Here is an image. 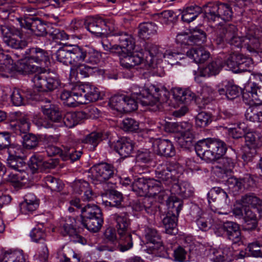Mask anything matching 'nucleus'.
Here are the masks:
<instances>
[{
    "mask_svg": "<svg viewBox=\"0 0 262 262\" xmlns=\"http://www.w3.org/2000/svg\"><path fill=\"white\" fill-rule=\"evenodd\" d=\"M202 12L204 19L208 23H214L220 19L230 20L233 15L230 6L226 3H208L202 8L194 5L184 8L181 13L183 21L189 23L194 20Z\"/></svg>",
    "mask_w": 262,
    "mask_h": 262,
    "instance_id": "f257e3e1",
    "label": "nucleus"
},
{
    "mask_svg": "<svg viewBox=\"0 0 262 262\" xmlns=\"http://www.w3.org/2000/svg\"><path fill=\"white\" fill-rule=\"evenodd\" d=\"M197 155L207 162H215L228 151L226 144L217 138H208L195 143Z\"/></svg>",
    "mask_w": 262,
    "mask_h": 262,
    "instance_id": "f03ea898",
    "label": "nucleus"
},
{
    "mask_svg": "<svg viewBox=\"0 0 262 262\" xmlns=\"http://www.w3.org/2000/svg\"><path fill=\"white\" fill-rule=\"evenodd\" d=\"M131 96L143 106H154L158 102H166L169 95L165 87L156 85H151L147 89L134 85L131 88Z\"/></svg>",
    "mask_w": 262,
    "mask_h": 262,
    "instance_id": "7ed1b4c3",
    "label": "nucleus"
},
{
    "mask_svg": "<svg viewBox=\"0 0 262 262\" xmlns=\"http://www.w3.org/2000/svg\"><path fill=\"white\" fill-rule=\"evenodd\" d=\"M16 115L12 116L9 118L10 128L16 134L22 135L23 145L27 149H33L38 146L40 136L32 133H29L30 128V123L29 120L25 117H19Z\"/></svg>",
    "mask_w": 262,
    "mask_h": 262,
    "instance_id": "20e7f679",
    "label": "nucleus"
},
{
    "mask_svg": "<svg viewBox=\"0 0 262 262\" xmlns=\"http://www.w3.org/2000/svg\"><path fill=\"white\" fill-rule=\"evenodd\" d=\"M244 36L238 35V29L236 26L228 24L221 26L216 31L215 42L218 45L225 43L229 44L232 49L244 48Z\"/></svg>",
    "mask_w": 262,
    "mask_h": 262,
    "instance_id": "39448f33",
    "label": "nucleus"
},
{
    "mask_svg": "<svg viewBox=\"0 0 262 262\" xmlns=\"http://www.w3.org/2000/svg\"><path fill=\"white\" fill-rule=\"evenodd\" d=\"M0 30L4 42L10 48L21 51L28 46V41L23 39L21 29L5 24L1 25Z\"/></svg>",
    "mask_w": 262,
    "mask_h": 262,
    "instance_id": "423d86ee",
    "label": "nucleus"
},
{
    "mask_svg": "<svg viewBox=\"0 0 262 262\" xmlns=\"http://www.w3.org/2000/svg\"><path fill=\"white\" fill-rule=\"evenodd\" d=\"M113 220L116 222V228L120 241L119 245L121 246L123 250H129L133 247L132 234L129 231L130 220L126 212L120 214L115 213L113 215Z\"/></svg>",
    "mask_w": 262,
    "mask_h": 262,
    "instance_id": "0eeeda50",
    "label": "nucleus"
},
{
    "mask_svg": "<svg viewBox=\"0 0 262 262\" xmlns=\"http://www.w3.org/2000/svg\"><path fill=\"white\" fill-rule=\"evenodd\" d=\"M32 81L38 91L52 92L60 85V80L54 74L38 73L34 75Z\"/></svg>",
    "mask_w": 262,
    "mask_h": 262,
    "instance_id": "6e6552de",
    "label": "nucleus"
},
{
    "mask_svg": "<svg viewBox=\"0 0 262 262\" xmlns=\"http://www.w3.org/2000/svg\"><path fill=\"white\" fill-rule=\"evenodd\" d=\"M36 95L35 99L39 102L43 114L52 122L59 123L62 120V115L59 107L51 99Z\"/></svg>",
    "mask_w": 262,
    "mask_h": 262,
    "instance_id": "1a4fd4ad",
    "label": "nucleus"
},
{
    "mask_svg": "<svg viewBox=\"0 0 262 262\" xmlns=\"http://www.w3.org/2000/svg\"><path fill=\"white\" fill-rule=\"evenodd\" d=\"M84 25L91 33L100 37L108 34L112 28V24L106 23L101 17L89 18L85 20Z\"/></svg>",
    "mask_w": 262,
    "mask_h": 262,
    "instance_id": "9d476101",
    "label": "nucleus"
},
{
    "mask_svg": "<svg viewBox=\"0 0 262 262\" xmlns=\"http://www.w3.org/2000/svg\"><path fill=\"white\" fill-rule=\"evenodd\" d=\"M252 63L251 58L235 53L231 54L225 62L227 67L236 73L248 71Z\"/></svg>",
    "mask_w": 262,
    "mask_h": 262,
    "instance_id": "9b49d317",
    "label": "nucleus"
},
{
    "mask_svg": "<svg viewBox=\"0 0 262 262\" xmlns=\"http://www.w3.org/2000/svg\"><path fill=\"white\" fill-rule=\"evenodd\" d=\"M93 177L100 183L105 182L115 175L114 167L106 163H101L92 167Z\"/></svg>",
    "mask_w": 262,
    "mask_h": 262,
    "instance_id": "f8f14e48",
    "label": "nucleus"
},
{
    "mask_svg": "<svg viewBox=\"0 0 262 262\" xmlns=\"http://www.w3.org/2000/svg\"><path fill=\"white\" fill-rule=\"evenodd\" d=\"M219 230L223 232V235L233 244H237L242 242L239 225L235 222H226L220 227Z\"/></svg>",
    "mask_w": 262,
    "mask_h": 262,
    "instance_id": "ddd939ff",
    "label": "nucleus"
},
{
    "mask_svg": "<svg viewBox=\"0 0 262 262\" xmlns=\"http://www.w3.org/2000/svg\"><path fill=\"white\" fill-rule=\"evenodd\" d=\"M118 55L120 58V64L124 68L131 69L139 64H144V60L142 55L133 53L132 51H126L121 49Z\"/></svg>",
    "mask_w": 262,
    "mask_h": 262,
    "instance_id": "4468645a",
    "label": "nucleus"
},
{
    "mask_svg": "<svg viewBox=\"0 0 262 262\" xmlns=\"http://www.w3.org/2000/svg\"><path fill=\"white\" fill-rule=\"evenodd\" d=\"M112 148L123 158H127L131 156L134 150V144L129 139L125 138H120L116 141H110Z\"/></svg>",
    "mask_w": 262,
    "mask_h": 262,
    "instance_id": "2eb2a0df",
    "label": "nucleus"
},
{
    "mask_svg": "<svg viewBox=\"0 0 262 262\" xmlns=\"http://www.w3.org/2000/svg\"><path fill=\"white\" fill-rule=\"evenodd\" d=\"M178 173L174 166L166 165L163 168H157L156 170V177L161 183L166 185L173 184L178 181Z\"/></svg>",
    "mask_w": 262,
    "mask_h": 262,
    "instance_id": "dca6fc26",
    "label": "nucleus"
},
{
    "mask_svg": "<svg viewBox=\"0 0 262 262\" xmlns=\"http://www.w3.org/2000/svg\"><path fill=\"white\" fill-rule=\"evenodd\" d=\"M78 88L77 84L72 88L71 91H63L61 93L60 98L64 105L74 107L78 106L79 103H87L86 101L82 102L81 94L79 90H77Z\"/></svg>",
    "mask_w": 262,
    "mask_h": 262,
    "instance_id": "f3484780",
    "label": "nucleus"
},
{
    "mask_svg": "<svg viewBox=\"0 0 262 262\" xmlns=\"http://www.w3.org/2000/svg\"><path fill=\"white\" fill-rule=\"evenodd\" d=\"M15 55L20 59L17 62L16 65L17 71L23 74H29L39 72L40 68L33 64L34 63L33 60L29 58L28 55H25V53H21L19 55L15 54Z\"/></svg>",
    "mask_w": 262,
    "mask_h": 262,
    "instance_id": "a211bd4d",
    "label": "nucleus"
},
{
    "mask_svg": "<svg viewBox=\"0 0 262 262\" xmlns=\"http://www.w3.org/2000/svg\"><path fill=\"white\" fill-rule=\"evenodd\" d=\"M77 90L81 94L82 98L84 97L86 101L95 102L102 99L99 89L91 83H80L77 84Z\"/></svg>",
    "mask_w": 262,
    "mask_h": 262,
    "instance_id": "6ab92c4d",
    "label": "nucleus"
},
{
    "mask_svg": "<svg viewBox=\"0 0 262 262\" xmlns=\"http://www.w3.org/2000/svg\"><path fill=\"white\" fill-rule=\"evenodd\" d=\"M25 52V55H28L30 59L38 64L42 65L49 61V53L43 49L32 47L27 49Z\"/></svg>",
    "mask_w": 262,
    "mask_h": 262,
    "instance_id": "aec40b11",
    "label": "nucleus"
},
{
    "mask_svg": "<svg viewBox=\"0 0 262 262\" xmlns=\"http://www.w3.org/2000/svg\"><path fill=\"white\" fill-rule=\"evenodd\" d=\"M260 80L262 82V76ZM243 97L249 100L262 102V85L255 82L249 83L243 91Z\"/></svg>",
    "mask_w": 262,
    "mask_h": 262,
    "instance_id": "412c9836",
    "label": "nucleus"
},
{
    "mask_svg": "<svg viewBox=\"0 0 262 262\" xmlns=\"http://www.w3.org/2000/svg\"><path fill=\"white\" fill-rule=\"evenodd\" d=\"M150 178L144 177L137 178L134 179L132 183V190L140 196H145L149 193L150 185L153 181Z\"/></svg>",
    "mask_w": 262,
    "mask_h": 262,
    "instance_id": "4be33fe9",
    "label": "nucleus"
},
{
    "mask_svg": "<svg viewBox=\"0 0 262 262\" xmlns=\"http://www.w3.org/2000/svg\"><path fill=\"white\" fill-rule=\"evenodd\" d=\"M158 155L166 158H170L176 155L175 148L172 142L168 139H159L155 143Z\"/></svg>",
    "mask_w": 262,
    "mask_h": 262,
    "instance_id": "5701e85b",
    "label": "nucleus"
},
{
    "mask_svg": "<svg viewBox=\"0 0 262 262\" xmlns=\"http://www.w3.org/2000/svg\"><path fill=\"white\" fill-rule=\"evenodd\" d=\"M97 69L96 67H92L83 63L76 64L72 66L70 73V78L77 80L78 75L79 74L82 77H88L93 75Z\"/></svg>",
    "mask_w": 262,
    "mask_h": 262,
    "instance_id": "b1692460",
    "label": "nucleus"
},
{
    "mask_svg": "<svg viewBox=\"0 0 262 262\" xmlns=\"http://www.w3.org/2000/svg\"><path fill=\"white\" fill-rule=\"evenodd\" d=\"M144 228L145 238L147 243L154 244V246L152 247V249L157 250L161 248L163 249L161 236L158 231L155 228L149 226H145Z\"/></svg>",
    "mask_w": 262,
    "mask_h": 262,
    "instance_id": "393cba45",
    "label": "nucleus"
},
{
    "mask_svg": "<svg viewBox=\"0 0 262 262\" xmlns=\"http://www.w3.org/2000/svg\"><path fill=\"white\" fill-rule=\"evenodd\" d=\"M173 98L179 102L189 103L196 99L195 94L189 89L175 88L172 89Z\"/></svg>",
    "mask_w": 262,
    "mask_h": 262,
    "instance_id": "a878e982",
    "label": "nucleus"
},
{
    "mask_svg": "<svg viewBox=\"0 0 262 262\" xmlns=\"http://www.w3.org/2000/svg\"><path fill=\"white\" fill-rule=\"evenodd\" d=\"M104 235L107 242L113 244V246H106V250L110 251H114L118 249L121 252H124L127 250H123L121 248V246L119 245L120 241V236H119L118 239L115 229L112 227L107 228L104 233Z\"/></svg>",
    "mask_w": 262,
    "mask_h": 262,
    "instance_id": "bb28decb",
    "label": "nucleus"
},
{
    "mask_svg": "<svg viewBox=\"0 0 262 262\" xmlns=\"http://www.w3.org/2000/svg\"><path fill=\"white\" fill-rule=\"evenodd\" d=\"M145 50L146 54L149 55V57L146 56L144 60V67L147 70H150L152 67L154 62V57L156 56H160L163 54L159 50V47L156 45L147 42L145 46Z\"/></svg>",
    "mask_w": 262,
    "mask_h": 262,
    "instance_id": "cd10ccee",
    "label": "nucleus"
},
{
    "mask_svg": "<svg viewBox=\"0 0 262 262\" xmlns=\"http://www.w3.org/2000/svg\"><path fill=\"white\" fill-rule=\"evenodd\" d=\"M60 232L63 236H69L70 240L73 242L79 243L82 244H84L86 243V239L78 234L74 226L68 223L67 221H66L62 225Z\"/></svg>",
    "mask_w": 262,
    "mask_h": 262,
    "instance_id": "c85d7f7f",
    "label": "nucleus"
},
{
    "mask_svg": "<svg viewBox=\"0 0 262 262\" xmlns=\"http://www.w3.org/2000/svg\"><path fill=\"white\" fill-rule=\"evenodd\" d=\"M22 11L24 13L23 17L16 18L21 28L28 25L39 17L38 11L35 8L25 6L23 8Z\"/></svg>",
    "mask_w": 262,
    "mask_h": 262,
    "instance_id": "c756f323",
    "label": "nucleus"
},
{
    "mask_svg": "<svg viewBox=\"0 0 262 262\" xmlns=\"http://www.w3.org/2000/svg\"><path fill=\"white\" fill-rule=\"evenodd\" d=\"M170 191L171 194L178 195L183 199L190 197L193 193L190 185L185 182L181 183L175 182L172 184Z\"/></svg>",
    "mask_w": 262,
    "mask_h": 262,
    "instance_id": "7c9ffc66",
    "label": "nucleus"
},
{
    "mask_svg": "<svg viewBox=\"0 0 262 262\" xmlns=\"http://www.w3.org/2000/svg\"><path fill=\"white\" fill-rule=\"evenodd\" d=\"M208 197L213 201H216L221 205H229L230 200L228 195L223 189L219 187L212 188L208 193Z\"/></svg>",
    "mask_w": 262,
    "mask_h": 262,
    "instance_id": "2f4dec72",
    "label": "nucleus"
},
{
    "mask_svg": "<svg viewBox=\"0 0 262 262\" xmlns=\"http://www.w3.org/2000/svg\"><path fill=\"white\" fill-rule=\"evenodd\" d=\"M49 24H46L40 17L33 21L24 28L30 30L38 36H46L47 35Z\"/></svg>",
    "mask_w": 262,
    "mask_h": 262,
    "instance_id": "473e14b6",
    "label": "nucleus"
},
{
    "mask_svg": "<svg viewBox=\"0 0 262 262\" xmlns=\"http://www.w3.org/2000/svg\"><path fill=\"white\" fill-rule=\"evenodd\" d=\"M186 55L196 63H204L210 57V53L203 47L192 48L187 52Z\"/></svg>",
    "mask_w": 262,
    "mask_h": 262,
    "instance_id": "72a5a7b5",
    "label": "nucleus"
},
{
    "mask_svg": "<svg viewBox=\"0 0 262 262\" xmlns=\"http://www.w3.org/2000/svg\"><path fill=\"white\" fill-rule=\"evenodd\" d=\"M133 209L136 211L144 210L148 214H152L156 211V207L151 198L145 197L138 200L133 204Z\"/></svg>",
    "mask_w": 262,
    "mask_h": 262,
    "instance_id": "f704fd0d",
    "label": "nucleus"
},
{
    "mask_svg": "<svg viewBox=\"0 0 262 262\" xmlns=\"http://www.w3.org/2000/svg\"><path fill=\"white\" fill-rule=\"evenodd\" d=\"M226 64L221 59H216L210 62L203 68L201 71V75L204 77H210L217 75Z\"/></svg>",
    "mask_w": 262,
    "mask_h": 262,
    "instance_id": "c9c22d12",
    "label": "nucleus"
},
{
    "mask_svg": "<svg viewBox=\"0 0 262 262\" xmlns=\"http://www.w3.org/2000/svg\"><path fill=\"white\" fill-rule=\"evenodd\" d=\"M81 223L90 231L96 233L98 232L103 223V216L92 218L91 217H81Z\"/></svg>",
    "mask_w": 262,
    "mask_h": 262,
    "instance_id": "e433bc0d",
    "label": "nucleus"
},
{
    "mask_svg": "<svg viewBox=\"0 0 262 262\" xmlns=\"http://www.w3.org/2000/svg\"><path fill=\"white\" fill-rule=\"evenodd\" d=\"M244 48L255 54L260 51V43L258 37L251 34L244 36Z\"/></svg>",
    "mask_w": 262,
    "mask_h": 262,
    "instance_id": "4c0bfd02",
    "label": "nucleus"
},
{
    "mask_svg": "<svg viewBox=\"0 0 262 262\" xmlns=\"http://www.w3.org/2000/svg\"><path fill=\"white\" fill-rule=\"evenodd\" d=\"M224 156L219 160V164L224 165L231 172L237 162V154L235 150L230 148Z\"/></svg>",
    "mask_w": 262,
    "mask_h": 262,
    "instance_id": "58836bf2",
    "label": "nucleus"
},
{
    "mask_svg": "<svg viewBox=\"0 0 262 262\" xmlns=\"http://www.w3.org/2000/svg\"><path fill=\"white\" fill-rule=\"evenodd\" d=\"M243 219L245 224L244 228L246 230L252 231L256 229L258 219L256 214L249 207L245 208Z\"/></svg>",
    "mask_w": 262,
    "mask_h": 262,
    "instance_id": "ea45409f",
    "label": "nucleus"
},
{
    "mask_svg": "<svg viewBox=\"0 0 262 262\" xmlns=\"http://www.w3.org/2000/svg\"><path fill=\"white\" fill-rule=\"evenodd\" d=\"M103 139V134L102 132H93L82 139V143L90 145L89 150L94 151Z\"/></svg>",
    "mask_w": 262,
    "mask_h": 262,
    "instance_id": "a19ab883",
    "label": "nucleus"
},
{
    "mask_svg": "<svg viewBox=\"0 0 262 262\" xmlns=\"http://www.w3.org/2000/svg\"><path fill=\"white\" fill-rule=\"evenodd\" d=\"M207 34L206 32L199 28L193 29L190 33L188 40L190 46H201L206 41Z\"/></svg>",
    "mask_w": 262,
    "mask_h": 262,
    "instance_id": "79ce46f5",
    "label": "nucleus"
},
{
    "mask_svg": "<svg viewBox=\"0 0 262 262\" xmlns=\"http://www.w3.org/2000/svg\"><path fill=\"white\" fill-rule=\"evenodd\" d=\"M183 201L175 196H171L167 201V215L178 217L183 207Z\"/></svg>",
    "mask_w": 262,
    "mask_h": 262,
    "instance_id": "37998d69",
    "label": "nucleus"
},
{
    "mask_svg": "<svg viewBox=\"0 0 262 262\" xmlns=\"http://www.w3.org/2000/svg\"><path fill=\"white\" fill-rule=\"evenodd\" d=\"M83 114L80 112H68L64 117H62V120L64 125L69 128H72L82 120Z\"/></svg>",
    "mask_w": 262,
    "mask_h": 262,
    "instance_id": "c03bdc74",
    "label": "nucleus"
},
{
    "mask_svg": "<svg viewBox=\"0 0 262 262\" xmlns=\"http://www.w3.org/2000/svg\"><path fill=\"white\" fill-rule=\"evenodd\" d=\"M177 221L178 217L166 214L162 220L165 233L170 235L177 234L178 232Z\"/></svg>",
    "mask_w": 262,
    "mask_h": 262,
    "instance_id": "a18cd8bd",
    "label": "nucleus"
},
{
    "mask_svg": "<svg viewBox=\"0 0 262 262\" xmlns=\"http://www.w3.org/2000/svg\"><path fill=\"white\" fill-rule=\"evenodd\" d=\"M38 201L31 195H26L24 201L19 205L20 211L24 214L32 212L38 208Z\"/></svg>",
    "mask_w": 262,
    "mask_h": 262,
    "instance_id": "49530a36",
    "label": "nucleus"
},
{
    "mask_svg": "<svg viewBox=\"0 0 262 262\" xmlns=\"http://www.w3.org/2000/svg\"><path fill=\"white\" fill-rule=\"evenodd\" d=\"M158 26L156 24L148 22L140 24L139 27V36L142 39L148 38L150 35L156 34Z\"/></svg>",
    "mask_w": 262,
    "mask_h": 262,
    "instance_id": "de8ad7c7",
    "label": "nucleus"
},
{
    "mask_svg": "<svg viewBox=\"0 0 262 262\" xmlns=\"http://www.w3.org/2000/svg\"><path fill=\"white\" fill-rule=\"evenodd\" d=\"M108 200L106 201L105 203L106 206L121 208L123 207L122 202L123 197L122 194L115 190H111L108 194Z\"/></svg>",
    "mask_w": 262,
    "mask_h": 262,
    "instance_id": "09e8293b",
    "label": "nucleus"
},
{
    "mask_svg": "<svg viewBox=\"0 0 262 262\" xmlns=\"http://www.w3.org/2000/svg\"><path fill=\"white\" fill-rule=\"evenodd\" d=\"M81 217H96L103 216L100 208L94 204H88L81 210Z\"/></svg>",
    "mask_w": 262,
    "mask_h": 262,
    "instance_id": "8fccbe9b",
    "label": "nucleus"
},
{
    "mask_svg": "<svg viewBox=\"0 0 262 262\" xmlns=\"http://www.w3.org/2000/svg\"><path fill=\"white\" fill-rule=\"evenodd\" d=\"M14 0H0V18L5 20L9 15L15 12V7L13 6Z\"/></svg>",
    "mask_w": 262,
    "mask_h": 262,
    "instance_id": "3c124183",
    "label": "nucleus"
},
{
    "mask_svg": "<svg viewBox=\"0 0 262 262\" xmlns=\"http://www.w3.org/2000/svg\"><path fill=\"white\" fill-rule=\"evenodd\" d=\"M245 117L251 122H261L262 105L250 106L246 111Z\"/></svg>",
    "mask_w": 262,
    "mask_h": 262,
    "instance_id": "603ef678",
    "label": "nucleus"
},
{
    "mask_svg": "<svg viewBox=\"0 0 262 262\" xmlns=\"http://www.w3.org/2000/svg\"><path fill=\"white\" fill-rule=\"evenodd\" d=\"M88 47H75L71 50L73 66L85 62Z\"/></svg>",
    "mask_w": 262,
    "mask_h": 262,
    "instance_id": "864d4df0",
    "label": "nucleus"
},
{
    "mask_svg": "<svg viewBox=\"0 0 262 262\" xmlns=\"http://www.w3.org/2000/svg\"><path fill=\"white\" fill-rule=\"evenodd\" d=\"M238 202L241 205H250L253 208H258L262 205V200L253 193H248L242 195Z\"/></svg>",
    "mask_w": 262,
    "mask_h": 262,
    "instance_id": "5fc2aeb1",
    "label": "nucleus"
},
{
    "mask_svg": "<svg viewBox=\"0 0 262 262\" xmlns=\"http://www.w3.org/2000/svg\"><path fill=\"white\" fill-rule=\"evenodd\" d=\"M0 262H26L21 251L6 252L0 256Z\"/></svg>",
    "mask_w": 262,
    "mask_h": 262,
    "instance_id": "6e6d98bb",
    "label": "nucleus"
},
{
    "mask_svg": "<svg viewBox=\"0 0 262 262\" xmlns=\"http://www.w3.org/2000/svg\"><path fill=\"white\" fill-rule=\"evenodd\" d=\"M43 181L45 185L52 191H60L63 188V184L58 178H56L51 175L46 176L43 178Z\"/></svg>",
    "mask_w": 262,
    "mask_h": 262,
    "instance_id": "4d7b16f0",
    "label": "nucleus"
},
{
    "mask_svg": "<svg viewBox=\"0 0 262 262\" xmlns=\"http://www.w3.org/2000/svg\"><path fill=\"white\" fill-rule=\"evenodd\" d=\"M47 30V35L55 41L58 42L60 40H66L69 39V35L63 30L54 28L51 24H49V27Z\"/></svg>",
    "mask_w": 262,
    "mask_h": 262,
    "instance_id": "13d9d810",
    "label": "nucleus"
},
{
    "mask_svg": "<svg viewBox=\"0 0 262 262\" xmlns=\"http://www.w3.org/2000/svg\"><path fill=\"white\" fill-rule=\"evenodd\" d=\"M262 236L258 240L249 244L247 250L248 255L256 258H262Z\"/></svg>",
    "mask_w": 262,
    "mask_h": 262,
    "instance_id": "bf43d9fd",
    "label": "nucleus"
},
{
    "mask_svg": "<svg viewBox=\"0 0 262 262\" xmlns=\"http://www.w3.org/2000/svg\"><path fill=\"white\" fill-rule=\"evenodd\" d=\"M178 142L182 147L189 148L192 146L194 142V135L192 129L181 134Z\"/></svg>",
    "mask_w": 262,
    "mask_h": 262,
    "instance_id": "052dcab7",
    "label": "nucleus"
},
{
    "mask_svg": "<svg viewBox=\"0 0 262 262\" xmlns=\"http://www.w3.org/2000/svg\"><path fill=\"white\" fill-rule=\"evenodd\" d=\"M7 165L11 169L19 172H24L27 168V165L23 158H7Z\"/></svg>",
    "mask_w": 262,
    "mask_h": 262,
    "instance_id": "680f3d73",
    "label": "nucleus"
},
{
    "mask_svg": "<svg viewBox=\"0 0 262 262\" xmlns=\"http://www.w3.org/2000/svg\"><path fill=\"white\" fill-rule=\"evenodd\" d=\"M82 154L81 151L77 150L74 147H64L62 160L64 161L70 160L71 162H74L79 160Z\"/></svg>",
    "mask_w": 262,
    "mask_h": 262,
    "instance_id": "e2e57ef3",
    "label": "nucleus"
},
{
    "mask_svg": "<svg viewBox=\"0 0 262 262\" xmlns=\"http://www.w3.org/2000/svg\"><path fill=\"white\" fill-rule=\"evenodd\" d=\"M101 57V55L100 52L88 47L85 62L92 65H96L100 61Z\"/></svg>",
    "mask_w": 262,
    "mask_h": 262,
    "instance_id": "0e129e2a",
    "label": "nucleus"
},
{
    "mask_svg": "<svg viewBox=\"0 0 262 262\" xmlns=\"http://www.w3.org/2000/svg\"><path fill=\"white\" fill-rule=\"evenodd\" d=\"M56 57L59 62L66 65L70 64L73 66L71 50L68 51L60 48L56 53Z\"/></svg>",
    "mask_w": 262,
    "mask_h": 262,
    "instance_id": "69168bd1",
    "label": "nucleus"
},
{
    "mask_svg": "<svg viewBox=\"0 0 262 262\" xmlns=\"http://www.w3.org/2000/svg\"><path fill=\"white\" fill-rule=\"evenodd\" d=\"M212 118L210 113L201 112L195 117L196 125L201 127H206L212 122Z\"/></svg>",
    "mask_w": 262,
    "mask_h": 262,
    "instance_id": "338daca9",
    "label": "nucleus"
},
{
    "mask_svg": "<svg viewBox=\"0 0 262 262\" xmlns=\"http://www.w3.org/2000/svg\"><path fill=\"white\" fill-rule=\"evenodd\" d=\"M226 88V98L228 100H233L238 97L242 93V89L235 84L229 82L225 84Z\"/></svg>",
    "mask_w": 262,
    "mask_h": 262,
    "instance_id": "774afa93",
    "label": "nucleus"
}]
</instances>
